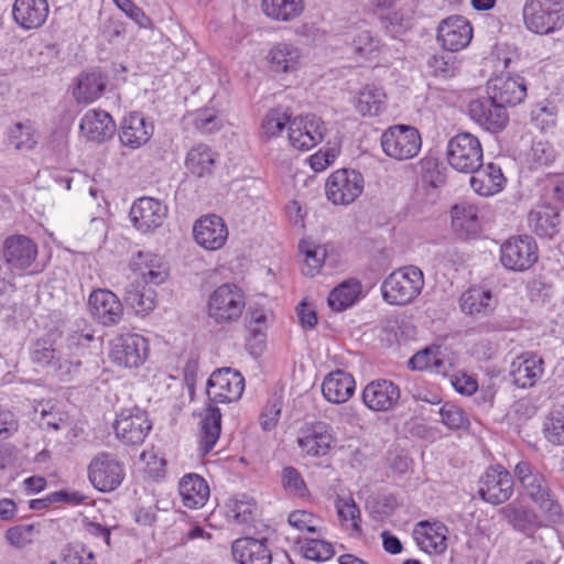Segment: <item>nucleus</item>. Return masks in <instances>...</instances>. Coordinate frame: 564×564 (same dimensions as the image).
<instances>
[{"label": "nucleus", "mask_w": 564, "mask_h": 564, "mask_svg": "<svg viewBox=\"0 0 564 564\" xmlns=\"http://www.w3.org/2000/svg\"><path fill=\"white\" fill-rule=\"evenodd\" d=\"M246 308V295L234 283L217 286L208 296L206 312L215 325L227 326L237 323Z\"/></svg>", "instance_id": "1"}, {"label": "nucleus", "mask_w": 564, "mask_h": 564, "mask_svg": "<svg viewBox=\"0 0 564 564\" xmlns=\"http://www.w3.org/2000/svg\"><path fill=\"white\" fill-rule=\"evenodd\" d=\"M522 21L533 34H553L564 26V0H525Z\"/></svg>", "instance_id": "2"}, {"label": "nucleus", "mask_w": 564, "mask_h": 564, "mask_svg": "<svg viewBox=\"0 0 564 564\" xmlns=\"http://www.w3.org/2000/svg\"><path fill=\"white\" fill-rule=\"evenodd\" d=\"M424 288L422 270L406 265L390 273L381 285L383 300L392 305H406L414 301Z\"/></svg>", "instance_id": "3"}, {"label": "nucleus", "mask_w": 564, "mask_h": 564, "mask_svg": "<svg viewBox=\"0 0 564 564\" xmlns=\"http://www.w3.org/2000/svg\"><path fill=\"white\" fill-rule=\"evenodd\" d=\"M383 153L392 160L406 161L415 158L422 148V137L415 127L394 124L380 137Z\"/></svg>", "instance_id": "4"}, {"label": "nucleus", "mask_w": 564, "mask_h": 564, "mask_svg": "<svg viewBox=\"0 0 564 564\" xmlns=\"http://www.w3.org/2000/svg\"><path fill=\"white\" fill-rule=\"evenodd\" d=\"M149 340L137 333H124L116 336L110 341L109 359L120 368L138 369L149 358Z\"/></svg>", "instance_id": "5"}, {"label": "nucleus", "mask_w": 564, "mask_h": 564, "mask_svg": "<svg viewBox=\"0 0 564 564\" xmlns=\"http://www.w3.org/2000/svg\"><path fill=\"white\" fill-rule=\"evenodd\" d=\"M484 151L479 139L460 132L451 138L446 148V160L451 167L459 173H473L481 166Z\"/></svg>", "instance_id": "6"}, {"label": "nucleus", "mask_w": 564, "mask_h": 564, "mask_svg": "<svg viewBox=\"0 0 564 564\" xmlns=\"http://www.w3.org/2000/svg\"><path fill=\"white\" fill-rule=\"evenodd\" d=\"M113 430L116 437L122 445L139 446L152 430V423L147 411L141 408H126L117 413Z\"/></svg>", "instance_id": "7"}, {"label": "nucleus", "mask_w": 564, "mask_h": 564, "mask_svg": "<svg viewBox=\"0 0 564 564\" xmlns=\"http://www.w3.org/2000/svg\"><path fill=\"white\" fill-rule=\"evenodd\" d=\"M124 477V464L111 453H98L88 466V479L101 492L116 490Z\"/></svg>", "instance_id": "8"}, {"label": "nucleus", "mask_w": 564, "mask_h": 564, "mask_svg": "<svg viewBox=\"0 0 564 564\" xmlns=\"http://www.w3.org/2000/svg\"><path fill=\"white\" fill-rule=\"evenodd\" d=\"M364 176L351 169L334 171L326 180V197L334 205H349L354 203L364 191Z\"/></svg>", "instance_id": "9"}, {"label": "nucleus", "mask_w": 564, "mask_h": 564, "mask_svg": "<svg viewBox=\"0 0 564 564\" xmlns=\"http://www.w3.org/2000/svg\"><path fill=\"white\" fill-rule=\"evenodd\" d=\"M538 261V245L528 235L513 236L500 247V262L510 271L523 272Z\"/></svg>", "instance_id": "10"}, {"label": "nucleus", "mask_w": 564, "mask_h": 564, "mask_svg": "<svg viewBox=\"0 0 564 564\" xmlns=\"http://www.w3.org/2000/svg\"><path fill=\"white\" fill-rule=\"evenodd\" d=\"M245 390V378L231 368L213 371L207 381V395L213 403H232L238 401Z\"/></svg>", "instance_id": "11"}, {"label": "nucleus", "mask_w": 564, "mask_h": 564, "mask_svg": "<svg viewBox=\"0 0 564 564\" xmlns=\"http://www.w3.org/2000/svg\"><path fill=\"white\" fill-rule=\"evenodd\" d=\"M30 358L33 364L52 370L57 375H69L80 366L78 359H66L51 337H41L32 343Z\"/></svg>", "instance_id": "12"}, {"label": "nucleus", "mask_w": 564, "mask_h": 564, "mask_svg": "<svg viewBox=\"0 0 564 564\" xmlns=\"http://www.w3.org/2000/svg\"><path fill=\"white\" fill-rule=\"evenodd\" d=\"M468 113L474 122L494 133L502 131L509 121L507 109L490 93L470 100Z\"/></svg>", "instance_id": "13"}, {"label": "nucleus", "mask_w": 564, "mask_h": 564, "mask_svg": "<svg viewBox=\"0 0 564 564\" xmlns=\"http://www.w3.org/2000/svg\"><path fill=\"white\" fill-rule=\"evenodd\" d=\"M87 306L91 318L104 327L116 326L123 317L124 310L120 299L108 289L93 290Z\"/></svg>", "instance_id": "14"}, {"label": "nucleus", "mask_w": 564, "mask_h": 564, "mask_svg": "<svg viewBox=\"0 0 564 564\" xmlns=\"http://www.w3.org/2000/svg\"><path fill=\"white\" fill-rule=\"evenodd\" d=\"M336 443L333 427L323 421L306 424L300 432L297 445L310 457H324Z\"/></svg>", "instance_id": "15"}, {"label": "nucleus", "mask_w": 564, "mask_h": 564, "mask_svg": "<svg viewBox=\"0 0 564 564\" xmlns=\"http://www.w3.org/2000/svg\"><path fill=\"white\" fill-rule=\"evenodd\" d=\"M129 269L141 283L160 285L166 281L170 267L165 259L151 250H139L132 254Z\"/></svg>", "instance_id": "16"}, {"label": "nucleus", "mask_w": 564, "mask_h": 564, "mask_svg": "<svg viewBox=\"0 0 564 564\" xmlns=\"http://www.w3.org/2000/svg\"><path fill=\"white\" fill-rule=\"evenodd\" d=\"M479 496L491 505H500L510 499L513 494V478L502 466H490L479 481Z\"/></svg>", "instance_id": "17"}, {"label": "nucleus", "mask_w": 564, "mask_h": 564, "mask_svg": "<svg viewBox=\"0 0 564 564\" xmlns=\"http://www.w3.org/2000/svg\"><path fill=\"white\" fill-rule=\"evenodd\" d=\"M324 121L315 115L299 116L289 126V141L294 149L308 151L324 139Z\"/></svg>", "instance_id": "18"}, {"label": "nucleus", "mask_w": 564, "mask_h": 564, "mask_svg": "<svg viewBox=\"0 0 564 564\" xmlns=\"http://www.w3.org/2000/svg\"><path fill=\"white\" fill-rule=\"evenodd\" d=\"M401 391L398 384L387 379L370 381L362 389L361 400L372 412H388L399 403Z\"/></svg>", "instance_id": "19"}, {"label": "nucleus", "mask_w": 564, "mask_h": 564, "mask_svg": "<svg viewBox=\"0 0 564 564\" xmlns=\"http://www.w3.org/2000/svg\"><path fill=\"white\" fill-rule=\"evenodd\" d=\"M436 39L444 50L458 52L470 43L473 26L466 18L452 15L441 21Z\"/></svg>", "instance_id": "20"}, {"label": "nucleus", "mask_w": 564, "mask_h": 564, "mask_svg": "<svg viewBox=\"0 0 564 564\" xmlns=\"http://www.w3.org/2000/svg\"><path fill=\"white\" fill-rule=\"evenodd\" d=\"M36 257L37 246L26 236L13 235L3 242V258L11 272L18 271L20 274L25 272L34 263Z\"/></svg>", "instance_id": "21"}, {"label": "nucleus", "mask_w": 564, "mask_h": 564, "mask_svg": "<svg viewBox=\"0 0 564 564\" xmlns=\"http://www.w3.org/2000/svg\"><path fill=\"white\" fill-rule=\"evenodd\" d=\"M194 239L202 248L216 251L228 239V228L224 219L215 214L204 215L193 226Z\"/></svg>", "instance_id": "22"}, {"label": "nucleus", "mask_w": 564, "mask_h": 564, "mask_svg": "<svg viewBox=\"0 0 564 564\" xmlns=\"http://www.w3.org/2000/svg\"><path fill=\"white\" fill-rule=\"evenodd\" d=\"M154 133L153 121L143 113L133 111L124 116L119 130V139L123 147L137 150L147 144Z\"/></svg>", "instance_id": "23"}, {"label": "nucleus", "mask_w": 564, "mask_h": 564, "mask_svg": "<svg viewBox=\"0 0 564 564\" xmlns=\"http://www.w3.org/2000/svg\"><path fill=\"white\" fill-rule=\"evenodd\" d=\"M167 215V207L159 199L142 197L135 200L130 218L137 229L147 232L160 227Z\"/></svg>", "instance_id": "24"}, {"label": "nucleus", "mask_w": 564, "mask_h": 564, "mask_svg": "<svg viewBox=\"0 0 564 564\" xmlns=\"http://www.w3.org/2000/svg\"><path fill=\"white\" fill-rule=\"evenodd\" d=\"M487 90L498 102L507 106H517L527 97V84L519 75H500L488 82Z\"/></svg>", "instance_id": "25"}, {"label": "nucleus", "mask_w": 564, "mask_h": 564, "mask_svg": "<svg viewBox=\"0 0 564 564\" xmlns=\"http://www.w3.org/2000/svg\"><path fill=\"white\" fill-rule=\"evenodd\" d=\"M544 373V361L542 357L524 352L518 356L510 365V377L512 383L521 389L535 386Z\"/></svg>", "instance_id": "26"}, {"label": "nucleus", "mask_w": 564, "mask_h": 564, "mask_svg": "<svg viewBox=\"0 0 564 564\" xmlns=\"http://www.w3.org/2000/svg\"><path fill=\"white\" fill-rule=\"evenodd\" d=\"M452 366L447 348L442 345L427 346L415 352L409 360L410 369L436 375H446Z\"/></svg>", "instance_id": "27"}, {"label": "nucleus", "mask_w": 564, "mask_h": 564, "mask_svg": "<svg viewBox=\"0 0 564 564\" xmlns=\"http://www.w3.org/2000/svg\"><path fill=\"white\" fill-rule=\"evenodd\" d=\"M231 554L239 564H271L272 562L267 539L239 538L231 544Z\"/></svg>", "instance_id": "28"}, {"label": "nucleus", "mask_w": 564, "mask_h": 564, "mask_svg": "<svg viewBox=\"0 0 564 564\" xmlns=\"http://www.w3.org/2000/svg\"><path fill=\"white\" fill-rule=\"evenodd\" d=\"M79 130L88 141L102 143L115 134L116 123L107 111L90 109L80 119Z\"/></svg>", "instance_id": "29"}, {"label": "nucleus", "mask_w": 564, "mask_h": 564, "mask_svg": "<svg viewBox=\"0 0 564 564\" xmlns=\"http://www.w3.org/2000/svg\"><path fill=\"white\" fill-rule=\"evenodd\" d=\"M447 527L442 522H419L413 536L419 547L429 554H442L447 549Z\"/></svg>", "instance_id": "30"}, {"label": "nucleus", "mask_w": 564, "mask_h": 564, "mask_svg": "<svg viewBox=\"0 0 564 564\" xmlns=\"http://www.w3.org/2000/svg\"><path fill=\"white\" fill-rule=\"evenodd\" d=\"M50 13L47 0H14L12 18L23 30L42 26Z\"/></svg>", "instance_id": "31"}, {"label": "nucleus", "mask_w": 564, "mask_h": 564, "mask_svg": "<svg viewBox=\"0 0 564 564\" xmlns=\"http://www.w3.org/2000/svg\"><path fill=\"white\" fill-rule=\"evenodd\" d=\"M513 474L521 486L523 495L532 501L543 497L551 489L544 474L529 460H520L514 466Z\"/></svg>", "instance_id": "32"}, {"label": "nucleus", "mask_w": 564, "mask_h": 564, "mask_svg": "<svg viewBox=\"0 0 564 564\" xmlns=\"http://www.w3.org/2000/svg\"><path fill=\"white\" fill-rule=\"evenodd\" d=\"M470 186L480 196H492L501 192L506 185L501 167L496 163L482 164L471 173Z\"/></svg>", "instance_id": "33"}, {"label": "nucleus", "mask_w": 564, "mask_h": 564, "mask_svg": "<svg viewBox=\"0 0 564 564\" xmlns=\"http://www.w3.org/2000/svg\"><path fill=\"white\" fill-rule=\"evenodd\" d=\"M356 381L354 377L344 371L329 372L323 380V397L330 403L340 404L348 401L355 393Z\"/></svg>", "instance_id": "34"}, {"label": "nucleus", "mask_w": 564, "mask_h": 564, "mask_svg": "<svg viewBox=\"0 0 564 564\" xmlns=\"http://www.w3.org/2000/svg\"><path fill=\"white\" fill-rule=\"evenodd\" d=\"M178 492L184 507L188 509L204 507L210 496L207 481L195 473L186 474L180 479Z\"/></svg>", "instance_id": "35"}, {"label": "nucleus", "mask_w": 564, "mask_h": 564, "mask_svg": "<svg viewBox=\"0 0 564 564\" xmlns=\"http://www.w3.org/2000/svg\"><path fill=\"white\" fill-rule=\"evenodd\" d=\"M452 227L462 239L475 238L481 230L478 208L468 203H459L452 207Z\"/></svg>", "instance_id": "36"}, {"label": "nucleus", "mask_w": 564, "mask_h": 564, "mask_svg": "<svg viewBox=\"0 0 564 564\" xmlns=\"http://www.w3.org/2000/svg\"><path fill=\"white\" fill-rule=\"evenodd\" d=\"M221 432V413L217 406L208 405L199 423L198 451L202 456L209 454L217 444Z\"/></svg>", "instance_id": "37"}, {"label": "nucleus", "mask_w": 564, "mask_h": 564, "mask_svg": "<svg viewBox=\"0 0 564 564\" xmlns=\"http://www.w3.org/2000/svg\"><path fill=\"white\" fill-rule=\"evenodd\" d=\"M301 51L292 43L275 44L268 53L267 59L273 73H292L300 67Z\"/></svg>", "instance_id": "38"}, {"label": "nucleus", "mask_w": 564, "mask_h": 564, "mask_svg": "<svg viewBox=\"0 0 564 564\" xmlns=\"http://www.w3.org/2000/svg\"><path fill=\"white\" fill-rule=\"evenodd\" d=\"M560 225V214L550 204L538 205L528 215V226L540 237H553Z\"/></svg>", "instance_id": "39"}, {"label": "nucleus", "mask_w": 564, "mask_h": 564, "mask_svg": "<svg viewBox=\"0 0 564 564\" xmlns=\"http://www.w3.org/2000/svg\"><path fill=\"white\" fill-rule=\"evenodd\" d=\"M492 293L480 286H471L460 296V308L474 316H486L495 310Z\"/></svg>", "instance_id": "40"}, {"label": "nucleus", "mask_w": 564, "mask_h": 564, "mask_svg": "<svg viewBox=\"0 0 564 564\" xmlns=\"http://www.w3.org/2000/svg\"><path fill=\"white\" fill-rule=\"evenodd\" d=\"M150 285L133 281L126 289L124 300L137 314L147 315L155 307L156 292Z\"/></svg>", "instance_id": "41"}, {"label": "nucleus", "mask_w": 564, "mask_h": 564, "mask_svg": "<svg viewBox=\"0 0 564 564\" xmlns=\"http://www.w3.org/2000/svg\"><path fill=\"white\" fill-rule=\"evenodd\" d=\"M387 95L381 87L366 85L356 97L355 108L361 116H379L386 109Z\"/></svg>", "instance_id": "42"}, {"label": "nucleus", "mask_w": 564, "mask_h": 564, "mask_svg": "<svg viewBox=\"0 0 564 564\" xmlns=\"http://www.w3.org/2000/svg\"><path fill=\"white\" fill-rule=\"evenodd\" d=\"M215 162L216 153L206 144L193 147L185 159L187 170L198 177L212 174Z\"/></svg>", "instance_id": "43"}, {"label": "nucleus", "mask_w": 564, "mask_h": 564, "mask_svg": "<svg viewBox=\"0 0 564 564\" xmlns=\"http://www.w3.org/2000/svg\"><path fill=\"white\" fill-rule=\"evenodd\" d=\"M361 292V284L356 279L344 281L328 295V305L333 311L341 312L352 305Z\"/></svg>", "instance_id": "44"}, {"label": "nucleus", "mask_w": 564, "mask_h": 564, "mask_svg": "<svg viewBox=\"0 0 564 564\" xmlns=\"http://www.w3.org/2000/svg\"><path fill=\"white\" fill-rule=\"evenodd\" d=\"M508 522L518 531L529 534L540 525V518L532 509L508 505L503 509Z\"/></svg>", "instance_id": "45"}, {"label": "nucleus", "mask_w": 564, "mask_h": 564, "mask_svg": "<svg viewBox=\"0 0 564 564\" xmlns=\"http://www.w3.org/2000/svg\"><path fill=\"white\" fill-rule=\"evenodd\" d=\"M265 15L278 21H290L304 10L303 0H262Z\"/></svg>", "instance_id": "46"}, {"label": "nucleus", "mask_w": 564, "mask_h": 564, "mask_svg": "<svg viewBox=\"0 0 564 564\" xmlns=\"http://www.w3.org/2000/svg\"><path fill=\"white\" fill-rule=\"evenodd\" d=\"M104 89L105 83L100 75L95 73L83 74L78 77L74 97L78 102L90 104L101 95Z\"/></svg>", "instance_id": "47"}, {"label": "nucleus", "mask_w": 564, "mask_h": 564, "mask_svg": "<svg viewBox=\"0 0 564 564\" xmlns=\"http://www.w3.org/2000/svg\"><path fill=\"white\" fill-rule=\"evenodd\" d=\"M545 440L556 446L564 445V405L554 406L543 422Z\"/></svg>", "instance_id": "48"}, {"label": "nucleus", "mask_w": 564, "mask_h": 564, "mask_svg": "<svg viewBox=\"0 0 564 564\" xmlns=\"http://www.w3.org/2000/svg\"><path fill=\"white\" fill-rule=\"evenodd\" d=\"M303 555L307 560L325 562L335 554L334 545L325 540V536L305 538L301 546Z\"/></svg>", "instance_id": "49"}, {"label": "nucleus", "mask_w": 564, "mask_h": 564, "mask_svg": "<svg viewBox=\"0 0 564 564\" xmlns=\"http://www.w3.org/2000/svg\"><path fill=\"white\" fill-rule=\"evenodd\" d=\"M288 522L299 531H306L318 536L326 535V528L322 525L321 519L305 510L292 511L288 517Z\"/></svg>", "instance_id": "50"}, {"label": "nucleus", "mask_w": 564, "mask_h": 564, "mask_svg": "<svg viewBox=\"0 0 564 564\" xmlns=\"http://www.w3.org/2000/svg\"><path fill=\"white\" fill-rule=\"evenodd\" d=\"M40 532L39 525L34 523L17 524L6 531L4 538L13 547L23 549L32 544Z\"/></svg>", "instance_id": "51"}, {"label": "nucleus", "mask_w": 564, "mask_h": 564, "mask_svg": "<svg viewBox=\"0 0 564 564\" xmlns=\"http://www.w3.org/2000/svg\"><path fill=\"white\" fill-rule=\"evenodd\" d=\"M291 115L283 108H273L268 111L261 123L262 134L267 138L278 137L286 126H290Z\"/></svg>", "instance_id": "52"}, {"label": "nucleus", "mask_w": 564, "mask_h": 564, "mask_svg": "<svg viewBox=\"0 0 564 564\" xmlns=\"http://www.w3.org/2000/svg\"><path fill=\"white\" fill-rule=\"evenodd\" d=\"M256 505L246 496L232 498L227 502V518L237 524H247L252 521Z\"/></svg>", "instance_id": "53"}, {"label": "nucleus", "mask_w": 564, "mask_h": 564, "mask_svg": "<svg viewBox=\"0 0 564 564\" xmlns=\"http://www.w3.org/2000/svg\"><path fill=\"white\" fill-rule=\"evenodd\" d=\"M426 65L432 76L444 79L454 77L458 70L456 57L449 54H434L429 57Z\"/></svg>", "instance_id": "54"}, {"label": "nucleus", "mask_w": 564, "mask_h": 564, "mask_svg": "<svg viewBox=\"0 0 564 564\" xmlns=\"http://www.w3.org/2000/svg\"><path fill=\"white\" fill-rule=\"evenodd\" d=\"M301 251L304 253V265L302 272L307 276H315L322 269L326 249L322 246L300 245Z\"/></svg>", "instance_id": "55"}, {"label": "nucleus", "mask_w": 564, "mask_h": 564, "mask_svg": "<svg viewBox=\"0 0 564 564\" xmlns=\"http://www.w3.org/2000/svg\"><path fill=\"white\" fill-rule=\"evenodd\" d=\"M61 564H97L95 553L82 543H72L61 551Z\"/></svg>", "instance_id": "56"}, {"label": "nucleus", "mask_w": 564, "mask_h": 564, "mask_svg": "<svg viewBox=\"0 0 564 564\" xmlns=\"http://www.w3.org/2000/svg\"><path fill=\"white\" fill-rule=\"evenodd\" d=\"M533 502L539 507L549 522L553 524L563 523L564 512L552 489L546 491V495H543L541 498L539 497V499L534 500Z\"/></svg>", "instance_id": "57"}, {"label": "nucleus", "mask_w": 564, "mask_h": 564, "mask_svg": "<svg viewBox=\"0 0 564 564\" xmlns=\"http://www.w3.org/2000/svg\"><path fill=\"white\" fill-rule=\"evenodd\" d=\"M9 142L17 150H32L37 143L33 128L23 123H15L10 128Z\"/></svg>", "instance_id": "58"}, {"label": "nucleus", "mask_w": 564, "mask_h": 564, "mask_svg": "<svg viewBox=\"0 0 564 564\" xmlns=\"http://www.w3.org/2000/svg\"><path fill=\"white\" fill-rule=\"evenodd\" d=\"M441 422L451 430H462L469 426V420L458 405L446 402L440 409Z\"/></svg>", "instance_id": "59"}, {"label": "nucleus", "mask_w": 564, "mask_h": 564, "mask_svg": "<svg viewBox=\"0 0 564 564\" xmlns=\"http://www.w3.org/2000/svg\"><path fill=\"white\" fill-rule=\"evenodd\" d=\"M556 151L550 142L535 141L533 142L528 160L532 169L547 166L554 162Z\"/></svg>", "instance_id": "60"}, {"label": "nucleus", "mask_w": 564, "mask_h": 564, "mask_svg": "<svg viewBox=\"0 0 564 564\" xmlns=\"http://www.w3.org/2000/svg\"><path fill=\"white\" fill-rule=\"evenodd\" d=\"M336 509L341 522H350V527L355 532H361L360 510L352 498H338L336 500Z\"/></svg>", "instance_id": "61"}, {"label": "nucleus", "mask_w": 564, "mask_h": 564, "mask_svg": "<svg viewBox=\"0 0 564 564\" xmlns=\"http://www.w3.org/2000/svg\"><path fill=\"white\" fill-rule=\"evenodd\" d=\"M282 484L284 489L293 496L304 498L308 494L306 484L300 471L292 467H284L282 470Z\"/></svg>", "instance_id": "62"}, {"label": "nucleus", "mask_w": 564, "mask_h": 564, "mask_svg": "<svg viewBox=\"0 0 564 564\" xmlns=\"http://www.w3.org/2000/svg\"><path fill=\"white\" fill-rule=\"evenodd\" d=\"M36 412H40V425L42 427L51 429L57 431L61 429L62 423L64 422L63 413L56 408L54 403L47 401L46 403H41L40 409L36 408Z\"/></svg>", "instance_id": "63"}, {"label": "nucleus", "mask_w": 564, "mask_h": 564, "mask_svg": "<svg viewBox=\"0 0 564 564\" xmlns=\"http://www.w3.org/2000/svg\"><path fill=\"white\" fill-rule=\"evenodd\" d=\"M248 330L257 344H262L264 341L267 330V314L262 308H257L250 313Z\"/></svg>", "instance_id": "64"}]
</instances>
